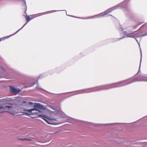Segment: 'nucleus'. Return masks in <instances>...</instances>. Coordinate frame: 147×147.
Segmentation results:
<instances>
[{
    "instance_id": "obj_1",
    "label": "nucleus",
    "mask_w": 147,
    "mask_h": 147,
    "mask_svg": "<svg viewBox=\"0 0 147 147\" xmlns=\"http://www.w3.org/2000/svg\"><path fill=\"white\" fill-rule=\"evenodd\" d=\"M34 108L29 110H25V111H28L30 113L29 114H27L26 113H24V114L27 115H32L34 116L32 117L33 118L37 117H43L48 119L47 116H43L42 113V112L41 111L38 110H44L45 109L43 106L40 105L39 103H35L34 106Z\"/></svg>"
},
{
    "instance_id": "obj_2",
    "label": "nucleus",
    "mask_w": 147,
    "mask_h": 147,
    "mask_svg": "<svg viewBox=\"0 0 147 147\" xmlns=\"http://www.w3.org/2000/svg\"><path fill=\"white\" fill-rule=\"evenodd\" d=\"M137 80L134 78H131L126 80L120 81L115 83L106 85L107 89L122 86L129 84L133 82L137 81Z\"/></svg>"
},
{
    "instance_id": "obj_3",
    "label": "nucleus",
    "mask_w": 147,
    "mask_h": 147,
    "mask_svg": "<svg viewBox=\"0 0 147 147\" xmlns=\"http://www.w3.org/2000/svg\"><path fill=\"white\" fill-rule=\"evenodd\" d=\"M13 108V107L12 106H6L5 107H0V113H3L4 112H7L9 113H10L11 115H24V114H18V113L15 112L14 111H1V109H10L11 108Z\"/></svg>"
},
{
    "instance_id": "obj_4",
    "label": "nucleus",
    "mask_w": 147,
    "mask_h": 147,
    "mask_svg": "<svg viewBox=\"0 0 147 147\" xmlns=\"http://www.w3.org/2000/svg\"><path fill=\"white\" fill-rule=\"evenodd\" d=\"M10 88L11 92L16 94H18L21 91L19 88H14L12 86H10Z\"/></svg>"
},
{
    "instance_id": "obj_5",
    "label": "nucleus",
    "mask_w": 147,
    "mask_h": 147,
    "mask_svg": "<svg viewBox=\"0 0 147 147\" xmlns=\"http://www.w3.org/2000/svg\"><path fill=\"white\" fill-rule=\"evenodd\" d=\"M47 123L49 124L57 125L60 124L61 123L56 122L57 120H44Z\"/></svg>"
},
{
    "instance_id": "obj_6",
    "label": "nucleus",
    "mask_w": 147,
    "mask_h": 147,
    "mask_svg": "<svg viewBox=\"0 0 147 147\" xmlns=\"http://www.w3.org/2000/svg\"><path fill=\"white\" fill-rule=\"evenodd\" d=\"M34 15H30V16H26V17H25V18H26V20L27 22L26 23H25L22 26V27L19 30H18L17 32H18L22 28H23L24 26L28 23V22L30 20L32 19L33 18H34L35 17L34 16Z\"/></svg>"
},
{
    "instance_id": "obj_7",
    "label": "nucleus",
    "mask_w": 147,
    "mask_h": 147,
    "mask_svg": "<svg viewBox=\"0 0 147 147\" xmlns=\"http://www.w3.org/2000/svg\"><path fill=\"white\" fill-rule=\"evenodd\" d=\"M10 101V100L9 98L0 99V102H2L4 104H8Z\"/></svg>"
},
{
    "instance_id": "obj_8",
    "label": "nucleus",
    "mask_w": 147,
    "mask_h": 147,
    "mask_svg": "<svg viewBox=\"0 0 147 147\" xmlns=\"http://www.w3.org/2000/svg\"><path fill=\"white\" fill-rule=\"evenodd\" d=\"M97 90H107V85H106L100 86L98 88H96Z\"/></svg>"
},
{
    "instance_id": "obj_9",
    "label": "nucleus",
    "mask_w": 147,
    "mask_h": 147,
    "mask_svg": "<svg viewBox=\"0 0 147 147\" xmlns=\"http://www.w3.org/2000/svg\"><path fill=\"white\" fill-rule=\"evenodd\" d=\"M52 12H53L52 11H47L45 12H44L39 13V14H38V16H42V15H44L45 14H49V13H51Z\"/></svg>"
},
{
    "instance_id": "obj_10",
    "label": "nucleus",
    "mask_w": 147,
    "mask_h": 147,
    "mask_svg": "<svg viewBox=\"0 0 147 147\" xmlns=\"http://www.w3.org/2000/svg\"><path fill=\"white\" fill-rule=\"evenodd\" d=\"M115 9L112 8L109 9L107 11V13H105V14H106L108 13H109L111 12H112L113 10H114Z\"/></svg>"
},
{
    "instance_id": "obj_11",
    "label": "nucleus",
    "mask_w": 147,
    "mask_h": 147,
    "mask_svg": "<svg viewBox=\"0 0 147 147\" xmlns=\"http://www.w3.org/2000/svg\"><path fill=\"white\" fill-rule=\"evenodd\" d=\"M35 139L34 138H25V140H34Z\"/></svg>"
},
{
    "instance_id": "obj_12",
    "label": "nucleus",
    "mask_w": 147,
    "mask_h": 147,
    "mask_svg": "<svg viewBox=\"0 0 147 147\" xmlns=\"http://www.w3.org/2000/svg\"><path fill=\"white\" fill-rule=\"evenodd\" d=\"M134 33H132L131 34H129L127 35V36L128 37H134L133 36H131V35H132Z\"/></svg>"
},
{
    "instance_id": "obj_13",
    "label": "nucleus",
    "mask_w": 147,
    "mask_h": 147,
    "mask_svg": "<svg viewBox=\"0 0 147 147\" xmlns=\"http://www.w3.org/2000/svg\"><path fill=\"white\" fill-rule=\"evenodd\" d=\"M18 140H22V141L25 140V138H18Z\"/></svg>"
},
{
    "instance_id": "obj_14",
    "label": "nucleus",
    "mask_w": 147,
    "mask_h": 147,
    "mask_svg": "<svg viewBox=\"0 0 147 147\" xmlns=\"http://www.w3.org/2000/svg\"><path fill=\"white\" fill-rule=\"evenodd\" d=\"M24 4H25V5H24V6L25 7V11H26V10L27 8H26V4L25 2H24Z\"/></svg>"
},
{
    "instance_id": "obj_15",
    "label": "nucleus",
    "mask_w": 147,
    "mask_h": 147,
    "mask_svg": "<svg viewBox=\"0 0 147 147\" xmlns=\"http://www.w3.org/2000/svg\"><path fill=\"white\" fill-rule=\"evenodd\" d=\"M26 103V101H23L22 102V104H24Z\"/></svg>"
},
{
    "instance_id": "obj_16",
    "label": "nucleus",
    "mask_w": 147,
    "mask_h": 147,
    "mask_svg": "<svg viewBox=\"0 0 147 147\" xmlns=\"http://www.w3.org/2000/svg\"><path fill=\"white\" fill-rule=\"evenodd\" d=\"M28 103L30 104V105H32V104H33V103L32 102H28Z\"/></svg>"
},
{
    "instance_id": "obj_17",
    "label": "nucleus",
    "mask_w": 147,
    "mask_h": 147,
    "mask_svg": "<svg viewBox=\"0 0 147 147\" xmlns=\"http://www.w3.org/2000/svg\"><path fill=\"white\" fill-rule=\"evenodd\" d=\"M3 39V38H2V39H0V41H1V40H2Z\"/></svg>"
},
{
    "instance_id": "obj_18",
    "label": "nucleus",
    "mask_w": 147,
    "mask_h": 147,
    "mask_svg": "<svg viewBox=\"0 0 147 147\" xmlns=\"http://www.w3.org/2000/svg\"><path fill=\"white\" fill-rule=\"evenodd\" d=\"M48 119H49H49H49V118H48Z\"/></svg>"
},
{
    "instance_id": "obj_19",
    "label": "nucleus",
    "mask_w": 147,
    "mask_h": 147,
    "mask_svg": "<svg viewBox=\"0 0 147 147\" xmlns=\"http://www.w3.org/2000/svg\"><path fill=\"white\" fill-rule=\"evenodd\" d=\"M142 23H141V24H138V25H140V24H142Z\"/></svg>"
},
{
    "instance_id": "obj_20",
    "label": "nucleus",
    "mask_w": 147,
    "mask_h": 147,
    "mask_svg": "<svg viewBox=\"0 0 147 147\" xmlns=\"http://www.w3.org/2000/svg\"><path fill=\"white\" fill-rule=\"evenodd\" d=\"M42 119H44V120L45 119H43V118H42Z\"/></svg>"
}]
</instances>
